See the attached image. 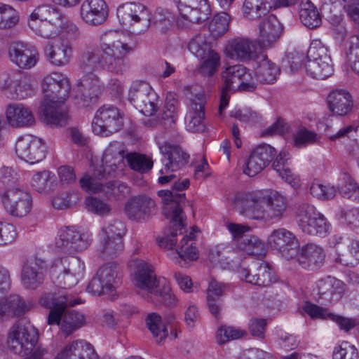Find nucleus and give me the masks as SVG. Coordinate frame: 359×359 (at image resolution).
<instances>
[{
    "mask_svg": "<svg viewBox=\"0 0 359 359\" xmlns=\"http://www.w3.org/2000/svg\"><path fill=\"white\" fill-rule=\"evenodd\" d=\"M122 34L114 30H108L100 36V48H88L82 53L79 65L85 74L78 82L77 104L88 107L96 102L103 90L99 78L93 74L98 69L120 73L126 67V55L133 51L135 43L122 40Z\"/></svg>",
    "mask_w": 359,
    "mask_h": 359,
    "instance_id": "nucleus-1",
    "label": "nucleus"
},
{
    "mask_svg": "<svg viewBox=\"0 0 359 359\" xmlns=\"http://www.w3.org/2000/svg\"><path fill=\"white\" fill-rule=\"evenodd\" d=\"M124 145L119 142L110 143L105 149L101 163L95 165L93 176L84 175L80 180L81 187L88 192L104 193L109 198L121 199L130 193L129 187L115 181L102 184L98 180L113 175L124 166Z\"/></svg>",
    "mask_w": 359,
    "mask_h": 359,
    "instance_id": "nucleus-2",
    "label": "nucleus"
},
{
    "mask_svg": "<svg viewBox=\"0 0 359 359\" xmlns=\"http://www.w3.org/2000/svg\"><path fill=\"white\" fill-rule=\"evenodd\" d=\"M41 86L44 97L39 111L41 120L50 126H65L69 115L62 103L69 94L68 79L62 74L53 72L43 79Z\"/></svg>",
    "mask_w": 359,
    "mask_h": 359,
    "instance_id": "nucleus-3",
    "label": "nucleus"
},
{
    "mask_svg": "<svg viewBox=\"0 0 359 359\" xmlns=\"http://www.w3.org/2000/svg\"><path fill=\"white\" fill-rule=\"evenodd\" d=\"M236 205L241 212L257 220H280L287 208V201L281 194L271 191L267 194L252 192L237 196Z\"/></svg>",
    "mask_w": 359,
    "mask_h": 359,
    "instance_id": "nucleus-4",
    "label": "nucleus"
},
{
    "mask_svg": "<svg viewBox=\"0 0 359 359\" xmlns=\"http://www.w3.org/2000/svg\"><path fill=\"white\" fill-rule=\"evenodd\" d=\"M79 303L81 302L79 298L65 291L45 293L39 299L40 305L50 309L48 325H59L62 318L61 330L67 336L84 323L85 318L83 314L74 310H67V307L74 306Z\"/></svg>",
    "mask_w": 359,
    "mask_h": 359,
    "instance_id": "nucleus-5",
    "label": "nucleus"
},
{
    "mask_svg": "<svg viewBox=\"0 0 359 359\" xmlns=\"http://www.w3.org/2000/svg\"><path fill=\"white\" fill-rule=\"evenodd\" d=\"M39 339L37 329L30 322L20 321L13 325L8 333V345L15 354L25 359H43L46 350L36 346Z\"/></svg>",
    "mask_w": 359,
    "mask_h": 359,
    "instance_id": "nucleus-6",
    "label": "nucleus"
},
{
    "mask_svg": "<svg viewBox=\"0 0 359 359\" xmlns=\"http://www.w3.org/2000/svg\"><path fill=\"white\" fill-rule=\"evenodd\" d=\"M0 91L11 100H23L34 94V81L20 70H8L0 75Z\"/></svg>",
    "mask_w": 359,
    "mask_h": 359,
    "instance_id": "nucleus-7",
    "label": "nucleus"
},
{
    "mask_svg": "<svg viewBox=\"0 0 359 359\" xmlns=\"http://www.w3.org/2000/svg\"><path fill=\"white\" fill-rule=\"evenodd\" d=\"M294 211L297 226L304 233L325 237L329 233L330 224L313 205L308 203H298Z\"/></svg>",
    "mask_w": 359,
    "mask_h": 359,
    "instance_id": "nucleus-8",
    "label": "nucleus"
},
{
    "mask_svg": "<svg viewBox=\"0 0 359 359\" xmlns=\"http://www.w3.org/2000/svg\"><path fill=\"white\" fill-rule=\"evenodd\" d=\"M84 270V263L79 258L72 257L55 259L50 273L54 284L62 288H70L83 277Z\"/></svg>",
    "mask_w": 359,
    "mask_h": 359,
    "instance_id": "nucleus-9",
    "label": "nucleus"
},
{
    "mask_svg": "<svg viewBox=\"0 0 359 359\" xmlns=\"http://www.w3.org/2000/svg\"><path fill=\"white\" fill-rule=\"evenodd\" d=\"M304 69L311 77L317 79H325L333 72L332 59L327 48L319 39L311 41L307 51Z\"/></svg>",
    "mask_w": 359,
    "mask_h": 359,
    "instance_id": "nucleus-10",
    "label": "nucleus"
},
{
    "mask_svg": "<svg viewBox=\"0 0 359 359\" xmlns=\"http://www.w3.org/2000/svg\"><path fill=\"white\" fill-rule=\"evenodd\" d=\"M128 100L146 116L155 115L162 105V100L158 95L144 81H135L131 84Z\"/></svg>",
    "mask_w": 359,
    "mask_h": 359,
    "instance_id": "nucleus-11",
    "label": "nucleus"
},
{
    "mask_svg": "<svg viewBox=\"0 0 359 359\" xmlns=\"http://www.w3.org/2000/svg\"><path fill=\"white\" fill-rule=\"evenodd\" d=\"M92 241V234L74 226L65 227L58 231L55 248L64 254H74L86 250Z\"/></svg>",
    "mask_w": 359,
    "mask_h": 359,
    "instance_id": "nucleus-12",
    "label": "nucleus"
},
{
    "mask_svg": "<svg viewBox=\"0 0 359 359\" xmlns=\"http://www.w3.org/2000/svg\"><path fill=\"white\" fill-rule=\"evenodd\" d=\"M121 273L118 265L114 262H107L97 270L87 286V291L94 295H101L116 290L120 283Z\"/></svg>",
    "mask_w": 359,
    "mask_h": 359,
    "instance_id": "nucleus-13",
    "label": "nucleus"
},
{
    "mask_svg": "<svg viewBox=\"0 0 359 359\" xmlns=\"http://www.w3.org/2000/svg\"><path fill=\"white\" fill-rule=\"evenodd\" d=\"M189 186V180L184 179L182 181L175 182L172 190L158 191V196L162 198L165 204L164 209L165 216L170 218L172 222H177L180 226L183 225V218L185 216L181 206V203L185 199V194L177 193V191H183Z\"/></svg>",
    "mask_w": 359,
    "mask_h": 359,
    "instance_id": "nucleus-14",
    "label": "nucleus"
},
{
    "mask_svg": "<svg viewBox=\"0 0 359 359\" xmlns=\"http://www.w3.org/2000/svg\"><path fill=\"white\" fill-rule=\"evenodd\" d=\"M123 126V116L119 109L113 105H104L95 114L92 130L97 135L108 137L119 131Z\"/></svg>",
    "mask_w": 359,
    "mask_h": 359,
    "instance_id": "nucleus-15",
    "label": "nucleus"
},
{
    "mask_svg": "<svg viewBox=\"0 0 359 359\" xmlns=\"http://www.w3.org/2000/svg\"><path fill=\"white\" fill-rule=\"evenodd\" d=\"M1 201L6 210L15 217L26 216L32 208L30 194L18 187L6 190L2 195Z\"/></svg>",
    "mask_w": 359,
    "mask_h": 359,
    "instance_id": "nucleus-16",
    "label": "nucleus"
},
{
    "mask_svg": "<svg viewBox=\"0 0 359 359\" xmlns=\"http://www.w3.org/2000/svg\"><path fill=\"white\" fill-rule=\"evenodd\" d=\"M337 254L335 262L354 267L359 264V241L346 236H334L330 241Z\"/></svg>",
    "mask_w": 359,
    "mask_h": 359,
    "instance_id": "nucleus-17",
    "label": "nucleus"
},
{
    "mask_svg": "<svg viewBox=\"0 0 359 359\" xmlns=\"http://www.w3.org/2000/svg\"><path fill=\"white\" fill-rule=\"evenodd\" d=\"M117 16L126 27L140 23L141 28L138 33L146 31L150 25L151 14L147 7L140 3L128 2L119 6Z\"/></svg>",
    "mask_w": 359,
    "mask_h": 359,
    "instance_id": "nucleus-18",
    "label": "nucleus"
},
{
    "mask_svg": "<svg viewBox=\"0 0 359 359\" xmlns=\"http://www.w3.org/2000/svg\"><path fill=\"white\" fill-rule=\"evenodd\" d=\"M46 146L39 138L30 135L20 137L15 144L18 156L30 164L39 163L45 158Z\"/></svg>",
    "mask_w": 359,
    "mask_h": 359,
    "instance_id": "nucleus-19",
    "label": "nucleus"
},
{
    "mask_svg": "<svg viewBox=\"0 0 359 359\" xmlns=\"http://www.w3.org/2000/svg\"><path fill=\"white\" fill-rule=\"evenodd\" d=\"M269 245L278 251L286 259L294 258L297 254L299 243L296 236L285 228L273 230L267 239Z\"/></svg>",
    "mask_w": 359,
    "mask_h": 359,
    "instance_id": "nucleus-20",
    "label": "nucleus"
},
{
    "mask_svg": "<svg viewBox=\"0 0 359 359\" xmlns=\"http://www.w3.org/2000/svg\"><path fill=\"white\" fill-rule=\"evenodd\" d=\"M133 269V282L139 289L152 293L159 285L154 267L143 259H133L130 262Z\"/></svg>",
    "mask_w": 359,
    "mask_h": 359,
    "instance_id": "nucleus-21",
    "label": "nucleus"
},
{
    "mask_svg": "<svg viewBox=\"0 0 359 359\" xmlns=\"http://www.w3.org/2000/svg\"><path fill=\"white\" fill-rule=\"evenodd\" d=\"M45 262L37 257L26 259L22 268L21 283L27 290H36L43 283L45 278Z\"/></svg>",
    "mask_w": 359,
    "mask_h": 359,
    "instance_id": "nucleus-22",
    "label": "nucleus"
},
{
    "mask_svg": "<svg viewBox=\"0 0 359 359\" xmlns=\"http://www.w3.org/2000/svg\"><path fill=\"white\" fill-rule=\"evenodd\" d=\"M159 149L163 155V167L159 170L160 174L175 172L188 163L189 156L177 144L165 142L159 145Z\"/></svg>",
    "mask_w": 359,
    "mask_h": 359,
    "instance_id": "nucleus-23",
    "label": "nucleus"
},
{
    "mask_svg": "<svg viewBox=\"0 0 359 359\" xmlns=\"http://www.w3.org/2000/svg\"><path fill=\"white\" fill-rule=\"evenodd\" d=\"M8 55L13 63L24 69L34 67L39 59V54L36 48L22 41H14L11 43Z\"/></svg>",
    "mask_w": 359,
    "mask_h": 359,
    "instance_id": "nucleus-24",
    "label": "nucleus"
},
{
    "mask_svg": "<svg viewBox=\"0 0 359 359\" xmlns=\"http://www.w3.org/2000/svg\"><path fill=\"white\" fill-rule=\"evenodd\" d=\"M182 18L198 23L208 19L210 7L207 0H174Z\"/></svg>",
    "mask_w": 359,
    "mask_h": 359,
    "instance_id": "nucleus-25",
    "label": "nucleus"
},
{
    "mask_svg": "<svg viewBox=\"0 0 359 359\" xmlns=\"http://www.w3.org/2000/svg\"><path fill=\"white\" fill-rule=\"evenodd\" d=\"M109 15V8L104 0H85L80 8L81 20L89 26L104 23Z\"/></svg>",
    "mask_w": 359,
    "mask_h": 359,
    "instance_id": "nucleus-26",
    "label": "nucleus"
},
{
    "mask_svg": "<svg viewBox=\"0 0 359 359\" xmlns=\"http://www.w3.org/2000/svg\"><path fill=\"white\" fill-rule=\"evenodd\" d=\"M282 29V25L274 15L264 18L258 25V45L263 48L271 47L279 39Z\"/></svg>",
    "mask_w": 359,
    "mask_h": 359,
    "instance_id": "nucleus-27",
    "label": "nucleus"
},
{
    "mask_svg": "<svg viewBox=\"0 0 359 359\" xmlns=\"http://www.w3.org/2000/svg\"><path fill=\"white\" fill-rule=\"evenodd\" d=\"M275 154L274 148L269 144L256 147L250 154L243 172L250 177H255L268 165Z\"/></svg>",
    "mask_w": 359,
    "mask_h": 359,
    "instance_id": "nucleus-28",
    "label": "nucleus"
},
{
    "mask_svg": "<svg viewBox=\"0 0 359 359\" xmlns=\"http://www.w3.org/2000/svg\"><path fill=\"white\" fill-rule=\"evenodd\" d=\"M224 53L227 57L241 62H255L259 55L256 53L253 42L245 38H236L229 41Z\"/></svg>",
    "mask_w": 359,
    "mask_h": 359,
    "instance_id": "nucleus-29",
    "label": "nucleus"
},
{
    "mask_svg": "<svg viewBox=\"0 0 359 359\" xmlns=\"http://www.w3.org/2000/svg\"><path fill=\"white\" fill-rule=\"evenodd\" d=\"M243 74H245V67L241 65L228 67L223 72L222 78L224 86L222 89L219 106V113L220 115L229 104V95L226 91L238 90Z\"/></svg>",
    "mask_w": 359,
    "mask_h": 359,
    "instance_id": "nucleus-30",
    "label": "nucleus"
},
{
    "mask_svg": "<svg viewBox=\"0 0 359 359\" xmlns=\"http://www.w3.org/2000/svg\"><path fill=\"white\" fill-rule=\"evenodd\" d=\"M205 104V97L203 94L196 95L190 99L189 111L185 116L186 128L189 131L192 133L204 131Z\"/></svg>",
    "mask_w": 359,
    "mask_h": 359,
    "instance_id": "nucleus-31",
    "label": "nucleus"
},
{
    "mask_svg": "<svg viewBox=\"0 0 359 359\" xmlns=\"http://www.w3.org/2000/svg\"><path fill=\"white\" fill-rule=\"evenodd\" d=\"M151 198L139 196L130 198L125 205V212L130 219L140 222L149 218L155 209Z\"/></svg>",
    "mask_w": 359,
    "mask_h": 359,
    "instance_id": "nucleus-32",
    "label": "nucleus"
},
{
    "mask_svg": "<svg viewBox=\"0 0 359 359\" xmlns=\"http://www.w3.org/2000/svg\"><path fill=\"white\" fill-rule=\"evenodd\" d=\"M295 257L302 267L314 270L323 264L325 252L321 246L315 243H307L299 248Z\"/></svg>",
    "mask_w": 359,
    "mask_h": 359,
    "instance_id": "nucleus-33",
    "label": "nucleus"
},
{
    "mask_svg": "<svg viewBox=\"0 0 359 359\" xmlns=\"http://www.w3.org/2000/svg\"><path fill=\"white\" fill-rule=\"evenodd\" d=\"M5 116L8 125L12 128L29 127L35 123V118L32 111L20 103L8 104Z\"/></svg>",
    "mask_w": 359,
    "mask_h": 359,
    "instance_id": "nucleus-34",
    "label": "nucleus"
},
{
    "mask_svg": "<svg viewBox=\"0 0 359 359\" xmlns=\"http://www.w3.org/2000/svg\"><path fill=\"white\" fill-rule=\"evenodd\" d=\"M55 359H97V355L89 343L77 339L66 344Z\"/></svg>",
    "mask_w": 359,
    "mask_h": 359,
    "instance_id": "nucleus-35",
    "label": "nucleus"
},
{
    "mask_svg": "<svg viewBox=\"0 0 359 359\" xmlns=\"http://www.w3.org/2000/svg\"><path fill=\"white\" fill-rule=\"evenodd\" d=\"M238 273L242 280L257 286H267L273 281V272L267 263L262 262L252 272L240 266Z\"/></svg>",
    "mask_w": 359,
    "mask_h": 359,
    "instance_id": "nucleus-36",
    "label": "nucleus"
},
{
    "mask_svg": "<svg viewBox=\"0 0 359 359\" xmlns=\"http://www.w3.org/2000/svg\"><path fill=\"white\" fill-rule=\"evenodd\" d=\"M314 290L319 299L332 302L341 297L345 291V284L340 280L328 276L318 280Z\"/></svg>",
    "mask_w": 359,
    "mask_h": 359,
    "instance_id": "nucleus-37",
    "label": "nucleus"
},
{
    "mask_svg": "<svg viewBox=\"0 0 359 359\" xmlns=\"http://www.w3.org/2000/svg\"><path fill=\"white\" fill-rule=\"evenodd\" d=\"M255 62L257 65L255 68L257 76L260 83L272 84L277 80L280 74V69L266 55L259 54Z\"/></svg>",
    "mask_w": 359,
    "mask_h": 359,
    "instance_id": "nucleus-38",
    "label": "nucleus"
},
{
    "mask_svg": "<svg viewBox=\"0 0 359 359\" xmlns=\"http://www.w3.org/2000/svg\"><path fill=\"white\" fill-rule=\"evenodd\" d=\"M329 109L335 115L345 116L353 108V100L351 94L344 90H334L327 96Z\"/></svg>",
    "mask_w": 359,
    "mask_h": 359,
    "instance_id": "nucleus-39",
    "label": "nucleus"
},
{
    "mask_svg": "<svg viewBox=\"0 0 359 359\" xmlns=\"http://www.w3.org/2000/svg\"><path fill=\"white\" fill-rule=\"evenodd\" d=\"M290 154L286 151H281L272 166L279 177L294 189L300 186V179L298 175L294 173L290 168L288 160Z\"/></svg>",
    "mask_w": 359,
    "mask_h": 359,
    "instance_id": "nucleus-40",
    "label": "nucleus"
},
{
    "mask_svg": "<svg viewBox=\"0 0 359 359\" xmlns=\"http://www.w3.org/2000/svg\"><path fill=\"white\" fill-rule=\"evenodd\" d=\"M275 0H244L242 17L248 21H254L264 15L274 6Z\"/></svg>",
    "mask_w": 359,
    "mask_h": 359,
    "instance_id": "nucleus-41",
    "label": "nucleus"
},
{
    "mask_svg": "<svg viewBox=\"0 0 359 359\" xmlns=\"http://www.w3.org/2000/svg\"><path fill=\"white\" fill-rule=\"evenodd\" d=\"M146 325L148 330L151 332L152 336L158 344H161L166 337L174 339L177 337V330L171 327V333L169 336L167 325L162 320L161 316L156 313H151L147 315L146 318Z\"/></svg>",
    "mask_w": 359,
    "mask_h": 359,
    "instance_id": "nucleus-42",
    "label": "nucleus"
},
{
    "mask_svg": "<svg viewBox=\"0 0 359 359\" xmlns=\"http://www.w3.org/2000/svg\"><path fill=\"white\" fill-rule=\"evenodd\" d=\"M45 52L48 60L53 65L64 66L69 62L72 48L68 43L59 40L48 45Z\"/></svg>",
    "mask_w": 359,
    "mask_h": 359,
    "instance_id": "nucleus-43",
    "label": "nucleus"
},
{
    "mask_svg": "<svg viewBox=\"0 0 359 359\" xmlns=\"http://www.w3.org/2000/svg\"><path fill=\"white\" fill-rule=\"evenodd\" d=\"M29 304L19 295L12 294L0 299V319L4 316H20L29 309Z\"/></svg>",
    "mask_w": 359,
    "mask_h": 359,
    "instance_id": "nucleus-44",
    "label": "nucleus"
},
{
    "mask_svg": "<svg viewBox=\"0 0 359 359\" xmlns=\"http://www.w3.org/2000/svg\"><path fill=\"white\" fill-rule=\"evenodd\" d=\"M28 18L62 26L64 14L56 7L50 4H42L36 7Z\"/></svg>",
    "mask_w": 359,
    "mask_h": 359,
    "instance_id": "nucleus-45",
    "label": "nucleus"
},
{
    "mask_svg": "<svg viewBox=\"0 0 359 359\" xmlns=\"http://www.w3.org/2000/svg\"><path fill=\"white\" fill-rule=\"evenodd\" d=\"M197 231V228H193L189 234L184 236L180 241L176 250L178 258L180 260L187 262L198 259V251L194 243Z\"/></svg>",
    "mask_w": 359,
    "mask_h": 359,
    "instance_id": "nucleus-46",
    "label": "nucleus"
},
{
    "mask_svg": "<svg viewBox=\"0 0 359 359\" xmlns=\"http://www.w3.org/2000/svg\"><path fill=\"white\" fill-rule=\"evenodd\" d=\"M98 238V251L103 258L116 257L123 251V240L118 238L114 239L107 236L105 233H99Z\"/></svg>",
    "mask_w": 359,
    "mask_h": 359,
    "instance_id": "nucleus-47",
    "label": "nucleus"
},
{
    "mask_svg": "<svg viewBox=\"0 0 359 359\" xmlns=\"http://www.w3.org/2000/svg\"><path fill=\"white\" fill-rule=\"evenodd\" d=\"M299 6V20L304 25L310 29L320 26L322 22L320 15L311 1L302 2Z\"/></svg>",
    "mask_w": 359,
    "mask_h": 359,
    "instance_id": "nucleus-48",
    "label": "nucleus"
},
{
    "mask_svg": "<svg viewBox=\"0 0 359 359\" xmlns=\"http://www.w3.org/2000/svg\"><path fill=\"white\" fill-rule=\"evenodd\" d=\"M236 248L243 255H252L259 259L264 258L266 255L264 243L255 236L243 237Z\"/></svg>",
    "mask_w": 359,
    "mask_h": 359,
    "instance_id": "nucleus-49",
    "label": "nucleus"
},
{
    "mask_svg": "<svg viewBox=\"0 0 359 359\" xmlns=\"http://www.w3.org/2000/svg\"><path fill=\"white\" fill-rule=\"evenodd\" d=\"M28 26L35 34L44 39L54 38L61 33L62 26L42 20L28 18Z\"/></svg>",
    "mask_w": 359,
    "mask_h": 359,
    "instance_id": "nucleus-50",
    "label": "nucleus"
},
{
    "mask_svg": "<svg viewBox=\"0 0 359 359\" xmlns=\"http://www.w3.org/2000/svg\"><path fill=\"white\" fill-rule=\"evenodd\" d=\"M189 51L198 58H204L213 50L206 33H199L194 36L188 44Z\"/></svg>",
    "mask_w": 359,
    "mask_h": 359,
    "instance_id": "nucleus-51",
    "label": "nucleus"
},
{
    "mask_svg": "<svg viewBox=\"0 0 359 359\" xmlns=\"http://www.w3.org/2000/svg\"><path fill=\"white\" fill-rule=\"evenodd\" d=\"M20 13L12 6L0 3V29H12L19 23Z\"/></svg>",
    "mask_w": 359,
    "mask_h": 359,
    "instance_id": "nucleus-52",
    "label": "nucleus"
},
{
    "mask_svg": "<svg viewBox=\"0 0 359 359\" xmlns=\"http://www.w3.org/2000/svg\"><path fill=\"white\" fill-rule=\"evenodd\" d=\"M32 187L39 193H47L55 185V177L48 170L37 172L32 176Z\"/></svg>",
    "mask_w": 359,
    "mask_h": 359,
    "instance_id": "nucleus-53",
    "label": "nucleus"
},
{
    "mask_svg": "<svg viewBox=\"0 0 359 359\" xmlns=\"http://www.w3.org/2000/svg\"><path fill=\"white\" fill-rule=\"evenodd\" d=\"M178 100L175 95L167 94L161 120L158 122L163 127H171L175 122L177 113Z\"/></svg>",
    "mask_w": 359,
    "mask_h": 359,
    "instance_id": "nucleus-54",
    "label": "nucleus"
},
{
    "mask_svg": "<svg viewBox=\"0 0 359 359\" xmlns=\"http://www.w3.org/2000/svg\"><path fill=\"white\" fill-rule=\"evenodd\" d=\"M229 15L226 12L215 15L209 24L210 36L213 39L222 36L229 29Z\"/></svg>",
    "mask_w": 359,
    "mask_h": 359,
    "instance_id": "nucleus-55",
    "label": "nucleus"
},
{
    "mask_svg": "<svg viewBox=\"0 0 359 359\" xmlns=\"http://www.w3.org/2000/svg\"><path fill=\"white\" fill-rule=\"evenodd\" d=\"M124 158L132 170L142 173L150 170L153 167V161L144 154L130 153L124 156Z\"/></svg>",
    "mask_w": 359,
    "mask_h": 359,
    "instance_id": "nucleus-56",
    "label": "nucleus"
},
{
    "mask_svg": "<svg viewBox=\"0 0 359 359\" xmlns=\"http://www.w3.org/2000/svg\"><path fill=\"white\" fill-rule=\"evenodd\" d=\"M202 62L199 66V72L204 76H212L218 69L220 65L219 55L212 50L204 58H200Z\"/></svg>",
    "mask_w": 359,
    "mask_h": 359,
    "instance_id": "nucleus-57",
    "label": "nucleus"
},
{
    "mask_svg": "<svg viewBox=\"0 0 359 359\" xmlns=\"http://www.w3.org/2000/svg\"><path fill=\"white\" fill-rule=\"evenodd\" d=\"M346 55V62L351 69L355 74H359V36L350 37Z\"/></svg>",
    "mask_w": 359,
    "mask_h": 359,
    "instance_id": "nucleus-58",
    "label": "nucleus"
},
{
    "mask_svg": "<svg viewBox=\"0 0 359 359\" xmlns=\"http://www.w3.org/2000/svg\"><path fill=\"white\" fill-rule=\"evenodd\" d=\"M245 332L234 327L221 325L216 332V341L218 344H224L231 340L242 337Z\"/></svg>",
    "mask_w": 359,
    "mask_h": 359,
    "instance_id": "nucleus-59",
    "label": "nucleus"
},
{
    "mask_svg": "<svg viewBox=\"0 0 359 359\" xmlns=\"http://www.w3.org/2000/svg\"><path fill=\"white\" fill-rule=\"evenodd\" d=\"M332 359H359V352L354 345L344 341L334 347Z\"/></svg>",
    "mask_w": 359,
    "mask_h": 359,
    "instance_id": "nucleus-60",
    "label": "nucleus"
},
{
    "mask_svg": "<svg viewBox=\"0 0 359 359\" xmlns=\"http://www.w3.org/2000/svg\"><path fill=\"white\" fill-rule=\"evenodd\" d=\"M294 144L301 148L316 143L318 140V135L306 128H299L293 137Z\"/></svg>",
    "mask_w": 359,
    "mask_h": 359,
    "instance_id": "nucleus-61",
    "label": "nucleus"
},
{
    "mask_svg": "<svg viewBox=\"0 0 359 359\" xmlns=\"http://www.w3.org/2000/svg\"><path fill=\"white\" fill-rule=\"evenodd\" d=\"M310 193L316 198L329 200L334 196L336 191L332 186L323 185L318 182H313L310 187Z\"/></svg>",
    "mask_w": 359,
    "mask_h": 359,
    "instance_id": "nucleus-62",
    "label": "nucleus"
},
{
    "mask_svg": "<svg viewBox=\"0 0 359 359\" xmlns=\"http://www.w3.org/2000/svg\"><path fill=\"white\" fill-rule=\"evenodd\" d=\"M87 209L100 216H104L109 213L110 207L103 201L93 196H89L85 201Z\"/></svg>",
    "mask_w": 359,
    "mask_h": 359,
    "instance_id": "nucleus-63",
    "label": "nucleus"
},
{
    "mask_svg": "<svg viewBox=\"0 0 359 359\" xmlns=\"http://www.w3.org/2000/svg\"><path fill=\"white\" fill-rule=\"evenodd\" d=\"M303 310L313 319L330 320L332 315L327 309L310 302L305 303Z\"/></svg>",
    "mask_w": 359,
    "mask_h": 359,
    "instance_id": "nucleus-64",
    "label": "nucleus"
}]
</instances>
